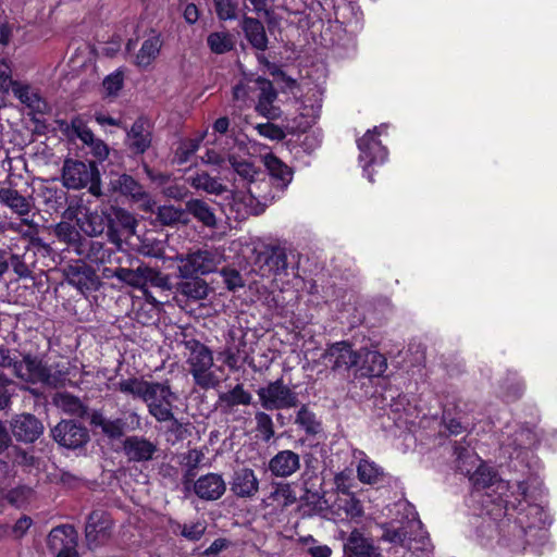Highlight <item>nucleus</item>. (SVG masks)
Masks as SVG:
<instances>
[{
	"label": "nucleus",
	"instance_id": "obj_37",
	"mask_svg": "<svg viewBox=\"0 0 557 557\" xmlns=\"http://www.w3.org/2000/svg\"><path fill=\"white\" fill-rule=\"evenodd\" d=\"M0 200L20 215H25L30 211V203L16 189L9 187L0 188Z\"/></svg>",
	"mask_w": 557,
	"mask_h": 557
},
{
	"label": "nucleus",
	"instance_id": "obj_45",
	"mask_svg": "<svg viewBox=\"0 0 557 557\" xmlns=\"http://www.w3.org/2000/svg\"><path fill=\"white\" fill-rule=\"evenodd\" d=\"M210 50L215 54H223L234 49L233 36L227 32H214L207 38Z\"/></svg>",
	"mask_w": 557,
	"mask_h": 557
},
{
	"label": "nucleus",
	"instance_id": "obj_32",
	"mask_svg": "<svg viewBox=\"0 0 557 557\" xmlns=\"http://www.w3.org/2000/svg\"><path fill=\"white\" fill-rule=\"evenodd\" d=\"M79 227L89 237H97L103 233L108 236L107 207L86 214Z\"/></svg>",
	"mask_w": 557,
	"mask_h": 557
},
{
	"label": "nucleus",
	"instance_id": "obj_40",
	"mask_svg": "<svg viewBox=\"0 0 557 557\" xmlns=\"http://www.w3.org/2000/svg\"><path fill=\"white\" fill-rule=\"evenodd\" d=\"M295 423L309 436H314L322 431V423L307 405H302L296 413Z\"/></svg>",
	"mask_w": 557,
	"mask_h": 557
},
{
	"label": "nucleus",
	"instance_id": "obj_61",
	"mask_svg": "<svg viewBox=\"0 0 557 557\" xmlns=\"http://www.w3.org/2000/svg\"><path fill=\"white\" fill-rule=\"evenodd\" d=\"M124 84L123 73L116 71L110 75H108L103 82L102 86L108 96H116L119 91L122 89Z\"/></svg>",
	"mask_w": 557,
	"mask_h": 557
},
{
	"label": "nucleus",
	"instance_id": "obj_51",
	"mask_svg": "<svg viewBox=\"0 0 557 557\" xmlns=\"http://www.w3.org/2000/svg\"><path fill=\"white\" fill-rule=\"evenodd\" d=\"M13 462L23 468H33L38 465L39 458L20 445H11Z\"/></svg>",
	"mask_w": 557,
	"mask_h": 557
},
{
	"label": "nucleus",
	"instance_id": "obj_42",
	"mask_svg": "<svg viewBox=\"0 0 557 557\" xmlns=\"http://www.w3.org/2000/svg\"><path fill=\"white\" fill-rule=\"evenodd\" d=\"M41 196L47 211L60 212L67 205L69 194L62 188L45 187Z\"/></svg>",
	"mask_w": 557,
	"mask_h": 557
},
{
	"label": "nucleus",
	"instance_id": "obj_21",
	"mask_svg": "<svg viewBox=\"0 0 557 557\" xmlns=\"http://www.w3.org/2000/svg\"><path fill=\"white\" fill-rule=\"evenodd\" d=\"M230 488L236 497L251 498L259 491V480L252 469L240 468L234 471Z\"/></svg>",
	"mask_w": 557,
	"mask_h": 557
},
{
	"label": "nucleus",
	"instance_id": "obj_12",
	"mask_svg": "<svg viewBox=\"0 0 557 557\" xmlns=\"http://www.w3.org/2000/svg\"><path fill=\"white\" fill-rule=\"evenodd\" d=\"M186 262L178 265V273L182 278L200 276L215 271L219 263L216 252L208 249H197L188 252Z\"/></svg>",
	"mask_w": 557,
	"mask_h": 557
},
{
	"label": "nucleus",
	"instance_id": "obj_31",
	"mask_svg": "<svg viewBox=\"0 0 557 557\" xmlns=\"http://www.w3.org/2000/svg\"><path fill=\"white\" fill-rule=\"evenodd\" d=\"M129 418L132 419L129 426L131 431L140 429V417L136 412H131ZM128 429L127 422L123 418L109 419L106 426L103 425V435L110 441L123 440Z\"/></svg>",
	"mask_w": 557,
	"mask_h": 557
},
{
	"label": "nucleus",
	"instance_id": "obj_36",
	"mask_svg": "<svg viewBox=\"0 0 557 557\" xmlns=\"http://www.w3.org/2000/svg\"><path fill=\"white\" fill-rule=\"evenodd\" d=\"M250 200H256L259 205L267 206V203L275 198L272 194V184L267 178V173L259 176L257 180L251 181L247 187Z\"/></svg>",
	"mask_w": 557,
	"mask_h": 557
},
{
	"label": "nucleus",
	"instance_id": "obj_34",
	"mask_svg": "<svg viewBox=\"0 0 557 557\" xmlns=\"http://www.w3.org/2000/svg\"><path fill=\"white\" fill-rule=\"evenodd\" d=\"M13 92L18 100L30 108L34 113L45 114L49 110V104L37 92H32L28 85H20L13 88Z\"/></svg>",
	"mask_w": 557,
	"mask_h": 557
},
{
	"label": "nucleus",
	"instance_id": "obj_6",
	"mask_svg": "<svg viewBox=\"0 0 557 557\" xmlns=\"http://www.w3.org/2000/svg\"><path fill=\"white\" fill-rule=\"evenodd\" d=\"M260 405L265 410H280L284 408L297 407L299 404L298 395L292 388L283 383L282 379L270 382L267 386L257 391Z\"/></svg>",
	"mask_w": 557,
	"mask_h": 557
},
{
	"label": "nucleus",
	"instance_id": "obj_22",
	"mask_svg": "<svg viewBox=\"0 0 557 557\" xmlns=\"http://www.w3.org/2000/svg\"><path fill=\"white\" fill-rule=\"evenodd\" d=\"M264 166L268 171L267 178L272 186L283 191L293 180L294 171L273 153L263 157Z\"/></svg>",
	"mask_w": 557,
	"mask_h": 557
},
{
	"label": "nucleus",
	"instance_id": "obj_1",
	"mask_svg": "<svg viewBox=\"0 0 557 557\" xmlns=\"http://www.w3.org/2000/svg\"><path fill=\"white\" fill-rule=\"evenodd\" d=\"M117 389L141 399L147 405L148 412L158 422H166L172 418V406L177 396L166 382H149L134 376L120 381Z\"/></svg>",
	"mask_w": 557,
	"mask_h": 557
},
{
	"label": "nucleus",
	"instance_id": "obj_41",
	"mask_svg": "<svg viewBox=\"0 0 557 557\" xmlns=\"http://www.w3.org/2000/svg\"><path fill=\"white\" fill-rule=\"evenodd\" d=\"M227 161L231 164L234 172L244 181L247 182V184H251V181L257 180L259 176L263 175V172L261 169L256 168L253 163L246 161V160H239L237 156L235 154H228Z\"/></svg>",
	"mask_w": 557,
	"mask_h": 557
},
{
	"label": "nucleus",
	"instance_id": "obj_58",
	"mask_svg": "<svg viewBox=\"0 0 557 557\" xmlns=\"http://www.w3.org/2000/svg\"><path fill=\"white\" fill-rule=\"evenodd\" d=\"M271 497L276 500H283L284 506L293 505L297 502V496L290 483H277Z\"/></svg>",
	"mask_w": 557,
	"mask_h": 557
},
{
	"label": "nucleus",
	"instance_id": "obj_17",
	"mask_svg": "<svg viewBox=\"0 0 557 557\" xmlns=\"http://www.w3.org/2000/svg\"><path fill=\"white\" fill-rule=\"evenodd\" d=\"M152 126L145 116H139L126 131V145L134 154H144L151 146Z\"/></svg>",
	"mask_w": 557,
	"mask_h": 557
},
{
	"label": "nucleus",
	"instance_id": "obj_64",
	"mask_svg": "<svg viewBox=\"0 0 557 557\" xmlns=\"http://www.w3.org/2000/svg\"><path fill=\"white\" fill-rule=\"evenodd\" d=\"M139 252L144 256L153 257V258H162L164 255V246L162 240L158 239H148L143 240Z\"/></svg>",
	"mask_w": 557,
	"mask_h": 557
},
{
	"label": "nucleus",
	"instance_id": "obj_15",
	"mask_svg": "<svg viewBox=\"0 0 557 557\" xmlns=\"http://www.w3.org/2000/svg\"><path fill=\"white\" fill-rule=\"evenodd\" d=\"M27 252L16 253L11 248L0 247V278L9 272L10 268L17 280L33 278L34 262Z\"/></svg>",
	"mask_w": 557,
	"mask_h": 557
},
{
	"label": "nucleus",
	"instance_id": "obj_48",
	"mask_svg": "<svg viewBox=\"0 0 557 557\" xmlns=\"http://www.w3.org/2000/svg\"><path fill=\"white\" fill-rule=\"evenodd\" d=\"M256 431L261 435L264 443H269L275 435L274 423L270 414L264 411L255 413Z\"/></svg>",
	"mask_w": 557,
	"mask_h": 557
},
{
	"label": "nucleus",
	"instance_id": "obj_47",
	"mask_svg": "<svg viewBox=\"0 0 557 557\" xmlns=\"http://www.w3.org/2000/svg\"><path fill=\"white\" fill-rule=\"evenodd\" d=\"M115 277L132 287L141 288L145 286L144 265L136 269L116 268Z\"/></svg>",
	"mask_w": 557,
	"mask_h": 557
},
{
	"label": "nucleus",
	"instance_id": "obj_56",
	"mask_svg": "<svg viewBox=\"0 0 557 557\" xmlns=\"http://www.w3.org/2000/svg\"><path fill=\"white\" fill-rule=\"evenodd\" d=\"M189 372L194 377L195 384L203 389L219 385V380L210 369L189 370Z\"/></svg>",
	"mask_w": 557,
	"mask_h": 557
},
{
	"label": "nucleus",
	"instance_id": "obj_23",
	"mask_svg": "<svg viewBox=\"0 0 557 557\" xmlns=\"http://www.w3.org/2000/svg\"><path fill=\"white\" fill-rule=\"evenodd\" d=\"M344 557H381L379 547L357 529L344 542Z\"/></svg>",
	"mask_w": 557,
	"mask_h": 557
},
{
	"label": "nucleus",
	"instance_id": "obj_35",
	"mask_svg": "<svg viewBox=\"0 0 557 557\" xmlns=\"http://www.w3.org/2000/svg\"><path fill=\"white\" fill-rule=\"evenodd\" d=\"M177 290L188 298L201 300L208 297L210 287L200 276H191L180 282L177 284Z\"/></svg>",
	"mask_w": 557,
	"mask_h": 557
},
{
	"label": "nucleus",
	"instance_id": "obj_62",
	"mask_svg": "<svg viewBox=\"0 0 557 557\" xmlns=\"http://www.w3.org/2000/svg\"><path fill=\"white\" fill-rule=\"evenodd\" d=\"M111 253L112 250L106 248L103 243L91 242L87 256L91 261L103 264L110 259Z\"/></svg>",
	"mask_w": 557,
	"mask_h": 557
},
{
	"label": "nucleus",
	"instance_id": "obj_19",
	"mask_svg": "<svg viewBox=\"0 0 557 557\" xmlns=\"http://www.w3.org/2000/svg\"><path fill=\"white\" fill-rule=\"evenodd\" d=\"M357 371L355 377L381 376L387 368L386 358L376 350L367 348L359 350Z\"/></svg>",
	"mask_w": 557,
	"mask_h": 557
},
{
	"label": "nucleus",
	"instance_id": "obj_44",
	"mask_svg": "<svg viewBox=\"0 0 557 557\" xmlns=\"http://www.w3.org/2000/svg\"><path fill=\"white\" fill-rule=\"evenodd\" d=\"M189 180L193 187L209 194L222 195L226 191V186L219 183L216 178L211 177L207 172L197 173Z\"/></svg>",
	"mask_w": 557,
	"mask_h": 557
},
{
	"label": "nucleus",
	"instance_id": "obj_49",
	"mask_svg": "<svg viewBox=\"0 0 557 557\" xmlns=\"http://www.w3.org/2000/svg\"><path fill=\"white\" fill-rule=\"evenodd\" d=\"M62 404L64 411L67 413L74 414L81 419H85L88 416V406L74 395H63Z\"/></svg>",
	"mask_w": 557,
	"mask_h": 557
},
{
	"label": "nucleus",
	"instance_id": "obj_14",
	"mask_svg": "<svg viewBox=\"0 0 557 557\" xmlns=\"http://www.w3.org/2000/svg\"><path fill=\"white\" fill-rule=\"evenodd\" d=\"M324 358L331 363V369L339 373L357 371L359 351L352 349V345L346 341L333 343L324 354Z\"/></svg>",
	"mask_w": 557,
	"mask_h": 557
},
{
	"label": "nucleus",
	"instance_id": "obj_28",
	"mask_svg": "<svg viewBox=\"0 0 557 557\" xmlns=\"http://www.w3.org/2000/svg\"><path fill=\"white\" fill-rule=\"evenodd\" d=\"M20 363L22 368L20 374H15L17 377L32 384H42L47 380L46 373L49 367L39 357L27 354Z\"/></svg>",
	"mask_w": 557,
	"mask_h": 557
},
{
	"label": "nucleus",
	"instance_id": "obj_27",
	"mask_svg": "<svg viewBox=\"0 0 557 557\" xmlns=\"http://www.w3.org/2000/svg\"><path fill=\"white\" fill-rule=\"evenodd\" d=\"M240 27L245 34V38L252 48L259 51H265L269 45V38L263 23L255 17L244 15Z\"/></svg>",
	"mask_w": 557,
	"mask_h": 557
},
{
	"label": "nucleus",
	"instance_id": "obj_20",
	"mask_svg": "<svg viewBox=\"0 0 557 557\" xmlns=\"http://www.w3.org/2000/svg\"><path fill=\"white\" fill-rule=\"evenodd\" d=\"M252 404V395L245 389L244 384H236L232 389L219 394L215 409L222 414H233L237 406H249Z\"/></svg>",
	"mask_w": 557,
	"mask_h": 557
},
{
	"label": "nucleus",
	"instance_id": "obj_43",
	"mask_svg": "<svg viewBox=\"0 0 557 557\" xmlns=\"http://www.w3.org/2000/svg\"><path fill=\"white\" fill-rule=\"evenodd\" d=\"M358 478L362 483L375 484L383 481L384 470L373 461L361 459L357 468Z\"/></svg>",
	"mask_w": 557,
	"mask_h": 557
},
{
	"label": "nucleus",
	"instance_id": "obj_39",
	"mask_svg": "<svg viewBox=\"0 0 557 557\" xmlns=\"http://www.w3.org/2000/svg\"><path fill=\"white\" fill-rule=\"evenodd\" d=\"M162 41L160 35H154L146 39L138 53L136 54V65L139 67H147L158 57Z\"/></svg>",
	"mask_w": 557,
	"mask_h": 557
},
{
	"label": "nucleus",
	"instance_id": "obj_8",
	"mask_svg": "<svg viewBox=\"0 0 557 557\" xmlns=\"http://www.w3.org/2000/svg\"><path fill=\"white\" fill-rule=\"evenodd\" d=\"M9 431L17 443L32 445L36 443L45 432L44 422L33 413L22 412L11 417Z\"/></svg>",
	"mask_w": 557,
	"mask_h": 557
},
{
	"label": "nucleus",
	"instance_id": "obj_26",
	"mask_svg": "<svg viewBox=\"0 0 557 557\" xmlns=\"http://www.w3.org/2000/svg\"><path fill=\"white\" fill-rule=\"evenodd\" d=\"M78 543V533L73 525L61 524L53 528L47 537V546L50 552L57 553L70 546L76 547Z\"/></svg>",
	"mask_w": 557,
	"mask_h": 557
},
{
	"label": "nucleus",
	"instance_id": "obj_11",
	"mask_svg": "<svg viewBox=\"0 0 557 557\" xmlns=\"http://www.w3.org/2000/svg\"><path fill=\"white\" fill-rule=\"evenodd\" d=\"M472 481L475 488L488 490L495 486V491H500L497 498L498 506L504 508V516L509 515V510H518L519 506L522 505V500L519 499L518 504L503 498V491L508 488V482L500 480L495 471L486 466H480L472 475Z\"/></svg>",
	"mask_w": 557,
	"mask_h": 557
},
{
	"label": "nucleus",
	"instance_id": "obj_25",
	"mask_svg": "<svg viewBox=\"0 0 557 557\" xmlns=\"http://www.w3.org/2000/svg\"><path fill=\"white\" fill-rule=\"evenodd\" d=\"M226 491V484L222 475L208 473L201 475L194 483L195 494L203 500H216L222 497Z\"/></svg>",
	"mask_w": 557,
	"mask_h": 557
},
{
	"label": "nucleus",
	"instance_id": "obj_55",
	"mask_svg": "<svg viewBox=\"0 0 557 557\" xmlns=\"http://www.w3.org/2000/svg\"><path fill=\"white\" fill-rule=\"evenodd\" d=\"M221 275L226 288L231 292H235L238 288L245 286V280L240 272L234 268L225 267L221 270Z\"/></svg>",
	"mask_w": 557,
	"mask_h": 557
},
{
	"label": "nucleus",
	"instance_id": "obj_52",
	"mask_svg": "<svg viewBox=\"0 0 557 557\" xmlns=\"http://www.w3.org/2000/svg\"><path fill=\"white\" fill-rule=\"evenodd\" d=\"M14 382L4 373L0 372V411L11 407Z\"/></svg>",
	"mask_w": 557,
	"mask_h": 557
},
{
	"label": "nucleus",
	"instance_id": "obj_46",
	"mask_svg": "<svg viewBox=\"0 0 557 557\" xmlns=\"http://www.w3.org/2000/svg\"><path fill=\"white\" fill-rule=\"evenodd\" d=\"M244 76L248 83L255 82L260 90L257 103L269 104V102H274L276 100L277 91L274 88L271 81H269L268 78L262 77V76H258L257 78L253 79L252 74H250V75L244 74Z\"/></svg>",
	"mask_w": 557,
	"mask_h": 557
},
{
	"label": "nucleus",
	"instance_id": "obj_7",
	"mask_svg": "<svg viewBox=\"0 0 557 557\" xmlns=\"http://www.w3.org/2000/svg\"><path fill=\"white\" fill-rule=\"evenodd\" d=\"M121 451L128 462L145 465L154 461L161 449L157 440L134 434L121 441Z\"/></svg>",
	"mask_w": 557,
	"mask_h": 557
},
{
	"label": "nucleus",
	"instance_id": "obj_10",
	"mask_svg": "<svg viewBox=\"0 0 557 557\" xmlns=\"http://www.w3.org/2000/svg\"><path fill=\"white\" fill-rule=\"evenodd\" d=\"M109 190L129 197L135 202L144 201L145 210L153 212L152 206H154V201L151 200L144 186L129 174L112 173Z\"/></svg>",
	"mask_w": 557,
	"mask_h": 557
},
{
	"label": "nucleus",
	"instance_id": "obj_4",
	"mask_svg": "<svg viewBox=\"0 0 557 557\" xmlns=\"http://www.w3.org/2000/svg\"><path fill=\"white\" fill-rule=\"evenodd\" d=\"M50 436L69 450L83 449L90 442L89 430L76 419H62L50 429Z\"/></svg>",
	"mask_w": 557,
	"mask_h": 557
},
{
	"label": "nucleus",
	"instance_id": "obj_63",
	"mask_svg": "<svg viewBox=\"0 0 557 557\" xmlns=\"http://www.w3.org/2000/svg\"><path fill=\"white\" fill-rule=\"evenodd\" d=\"M256 129L261 136L272 140L281 141L286 136L282 127L271 122L258 124Z\"/></svg>",
	"mask_w": 557,
	"mask_h": 557
},
{
	"label": "nucleus",
	"instance_id": "obj_9",
	"mask_svg": "<svg viewBox=\"0 0 557 557\" xmlns=\"http://www.w3.org/2000/svg\"><path fill=\"white\" fill-rule=\"evenodd\" d=\"M108 239L121 247L123 237L136 233L137 220L126 209L116 206H107Z\"/></svg>",
	"mask_w": 557,
	"mask_h": 557
},
{
	"label": "nucleus",
	"instance_id": "obj_33",
	"mask_svg": "<svg viewBox=\"0 0 557 557\" xmlns=\"http://www.w3.org/2000/svg\"><path fill=\"white\" fill-rule=\"evenodd\" d=\"M185 211L191 214L197 221L207 227H215L216 219L212 208L201 199H190L186 201Z\"/></svg>",
	"mask_w": 557,
	"mask_h": 557
},
{
	"label": "nucleus",
	"instance_id": "obj_18",
	"mask_svg": "<svg viewBox=\"0 0 557 557\" xmlns=\"http://www.w3.org/2000/svg\"><path fill=\"white\" fill-rule=\"evenodd\" d=\"M301 468V456L294 450L277 451L268 463L272 476L286 479L294 475Z\"/></svg>",
	"mask_w": 557,
	"mask_h": 557
},
{
	"label": "nucleus",
	"instance_id": "obj_30",
	"mask_svg": "<svg viewBox=\"0 0 557 557\" xmlns=\"http://www.w3.org/2000/svg\"><path fill=\"white\" fill-rule=\"evenodd\" d=\"M102 513L91 511L85 527V539L89 549L102 545L108 537L107 527L101 521Z\"/></svg>",
	"mask_w": 557,
	"mask_h": 557
},
{
	"label": "nucleus",
	"instance_id": "obj_5",
	"mask_svg": "<svg viewBox=\"0 0 557 557\" xmlns=\"http://www.w3.org/2000/svg\"><path fill=\"white\" fill-rule=\"evenodd\" d=\"M61 271L63 280L83 295L97 292L102 286V282L94 267L82 259L65 264Z\"/></svg>",
	"mask_w": 557,
	"mask_h": 557
},
{
	"label": "nucleus",
	"instance_id": "obj_53",
	"mask_svg": "<svg viewBox=\"0 0 557 557\" xmlns=\"http://www.w3.org/2000/svg\"><path fill=\"white\" fill-rule=\"evenodd\" d=\"M24 252H27L32 257L30 260L35 263L33 259L37 253L41 255L42 257H49L53 253V249L41 237L32 236Z\"/></svg>",
	"mask_w": 557,
	"mask_h": 557
},
{
	"label": "nucleus",
	"instance_id": "obj_13",
	"mask_svg": "<svg viewBox=\"0 0 557 557\" xmlns=\"http://www.w3.org/2000/svg\"><path fill=\"white\" fill-rule=\"evenodd\" d=\"M421 529V521L417 519L407 520L406 522H391L383 528L382 539L394 545H399L408 550L423 549L422 546H413V533Z\"/></svg>",
	"mask_w": 557,
	"mask_h": 557
},
{
	"label": "nucleus",
	"instance_id": "obj_3",
	"mask_svg": "<svg viewBox=\"0 0 557 557\" xmlns=\"http://www.w3.org/2000/svg\"><path fill=\"white\" fill-rule=\"evenodd\" d=\"M546 522V513L543 508L536 504H527L525 508L520 509L519 517L509 523V519L502 520L500 527L504 530L507 527L508 532L512 533L513 540H508V545L512 549H525L528 540H523L531 531L542 530Z\"/></svg>",
	"mask_w": 557,
	"mask_h": 557
},
{
	"label": "nucleus",
	"instance_id": "obj_16",
	"mask_svg": "<svg viewBox=\"0 0 557 557\" xmlns=\"http://www.w3.org/2000/svg\"><path fill=\"white\" fill-rule=\"evenodd\" d=\"M376 127L373 131H368L359 140L358 148L360 150V160L366 161L363 170L368 173V177L372 181V174L369 172V166L383 162L387 157V150L382 146L381 141L375 137Z\"/></svg>",
	"mask_w": 557,
	"mask_h": 557
},
{
	"label": "nucleus",
	"instance_id": "obj_57",
	"mask_svg": "<svg viewBox=\"0 0 557 557\" xmlns=\"http://www.w3.org/2000/svg\"><path fill=\"white\" fill-rule=\"evenodd\" d=\"M71 132L87 146L95 139L91 129L87 127L84 120L78 115L74 116L71 121Z\"/></svg>",
	"mask_w": 557,
	"mask_h": 557
},
{
	"label": "nucleus",
	"instance_id": "obj_54",
	"mask_svg": "<svg viewBox=\"0 0 557 557\" xmlns=\"http://www.w3.org/2000/svg\"><path fill=\"white\" fill-rule=\"evenodd\" d=\"M214 10L220 21L235 20L237 17V3L233 0H213Z\"/></svg>",
	"mask_w": 557,
	"mask_h": 557
},
{
	"label": "nucleus",
	"instance_id": "obj_50",
	"mask_svg": "<svg viewBox=\"0 0 557 557\" xmlns=\"http://www.w3.org/2000/svg\"><path fill=\"white\" fill-rule=\"evenodd\" d=\"M54 235L69 245L76 244L81 238L79 232L67 221H62L54 226Z\"/></svg>",
	"mask_w": 557,
	"mask_h": 557
},
{
	"label": "nucleus",
	"instance_id": "obj_60",
	"mask_svg": "<svg viewBox=\"0 0 557 557\" xmlns=\"http://www.w3.org/2000/svg\"><path fill=\"white\" fill-rule=\"evenodd\" d=\"M17 86H20V84L12 79L10 63L5 59L0 60V91L7 94L11 87L13 89Z\"/></svg>",
	"mask_w": 557,
	"mask_h": 557
},
{
	"label": "nucleus",
	"instance_id": "obj_59",
	"mask_svg": "<svg viewBox=\"0 0 557 557\" xmlns=\"http://www.w3.org/2000/svg\"><path fill=\"white\" fill-rule=\"evenodd\" d=\"M324 498L325 492H304L300 500L311 512H321L323 510L322 502L326 503Z\"/></svg>",
	"mask_w": 557,
	"mask_h": 557
},
{
	"label": "nucleus",
	"instance_id": "obj_38",
	"mask_svg": "<svg viewBox=\"0 0 557 557\" xmlns=\"http://www.w3.org/2000/svg\"><path fill=\"white\" fill-rule=\"evenodd\" d=\"M157 220L161 225L172 226L176 224H188L189 218L185 209L174 206H160L156 212Z\"/></svg>",
	"mask_w": 557,
	"mask_h": 557
},
{
	"label": "nucleus",
	"instance_id": "obj_29",
	"mask_svg": "<svg viewBox=\"0 0 557 557\" xmlns=\"http://www.w3.org/2000/svg\"><path fill=\"white\" fill-rule=\"evenodd\" d=\"M184 346L190 352L188 358L190 370L212 368L213 356L208 346L195 338L185 341Z\"/></svg>",
	"mask_w": 557,
	"mask_h": 557
},
{
	"label": "nucleus",
	"instance_id": "obj_24",
	"mask_svg": "<svg viewBox=\"0 0 557 557\" xmlns=\"http://www.w3.org/2000/svg\"><path fill=\"white\" fill-rule=\"evenodd\" d=\"M257 263L260 270L267 271L268 274L277 275L284 273L288 265L286 251L278 246H265L258 253Z\"/></svg>",
	"mask_w": 557,
	"mask_h": 557
},
{
	"label": "nucleus",
	"instance_id": "obj_2",
	"mask_svg": "<svg viewBox=\"0 0 557 557\" xmlns=\"http://www.w3.org/2000/svg\"><path fill=\"white\" fill-rule=\"evenodd\" d=\"M62 183L67 189H82L89 185V193L100 197L101 177L95 162L85 163L79 160L66 159L62 166Z\"/></svg>",
	"mask_w": 557,
	"mask_h": 557
}]
</instances>
